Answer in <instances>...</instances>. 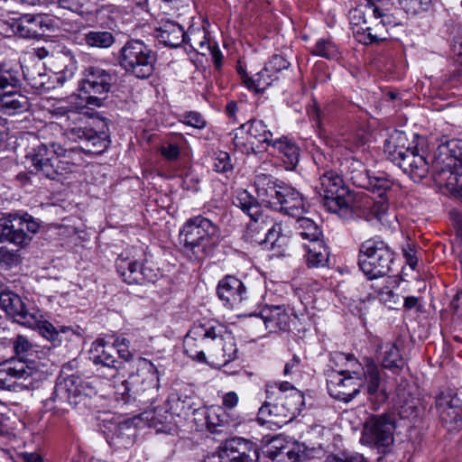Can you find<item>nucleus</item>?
Masks as SVG:
<instances>
[{
	"label": "nucleus",
	"mask_w": 462,
	"mask_h": 462,
	"mask_svg": "<svg viewBox=\"0 0 462 462\" xmlns=\"http://www.w3.org/2000/svg\"><path fill=\"white\" fill-rule=\"evenodd\" d=\"M159 42L171 48H177L186 42V34L181 25L172 21H166L156 30Z\"/></svg>",
	"instance_id": "34"
},
{
	"label": "nucleus",
	"mask_w": 462,
	"mask_h": 462,
	"mask_svg": "<svg viewBox=\"0 0 462 462\" xmlns=\"http://www.w3.org/2000/svg\"><path fill=\"white\" fill-rule=\"evenodd\" d=\"M68 152L60 143L51 142L37 145L27 158L37 174L50 180H60L73 171L74 164L65 160Z\"/></svg>",
	"instance_id": "8"
},
{
	"label": "nucleus",
	"mask_w": 462,
	"mask_h": 462,
	"mask_svg": "<svg viewBox=\"0 0 462 462\" xmlns=\"http://www.w3.org/2000/svg\"><path fill=\"white\" fill-rule=\"evenodd\" d=\"M273 75L268 72L264 68L258 72L254 78L248 75H243L244 85L255 93L263 92L268 86L271 85Z\"/></svg>",
	"instance_id": "46"
},
{
	"label": "nucleus",
	"mask_w": 462,
	"mask_h": 462,
	"mask_svg": "<svg viewBox=\"0 0 462 462\" xmlns=\"http://www.w3.org/2000/svg\"><path fill=\"white\" fill-rule=\"evenodd\" d=\"M117 61L127 73L139 79L149 78L154 69L152 51L139 40L127 41L119 51Z\"/></svg>",
	"instance_id": "14"
},
{
	"label": "nucleus",
	"mask_w": 462,
	"mask_h": 462,
	"mask_svg": "<svg viewBox=\"0 0 462 462\" xmlns=\"http://www.w3.org/2000/svg\"><path fill=\"white\" fill-rule=\"evenodd\" d=\"M0 308L14 322L31 328L42 318L38 310H29L19 294L7 289L0 292Z\"/></svg>",
	"instance_id": "19"
},
{
	"label": "nucleus",
	"mask_w": 462,
	"mask_h": 462,
	"mask_svg": "<svg viewBox=\"0 0 462 462\" xmlns=\"http://www.w3.org/2000/svg\"><path fill=\"white\" fill-rule=\"evenodd\" d=\"M309 267H324L328 264L329 253L323 240L303 245Z\"/></svg>",
	"instance_id": "37"
},
{
	"label": "nucleus",
	"mask_w": 462,
	"mask_h": 462,
	"mask_svg": "<svg viewBox=\"0 0 462 462\" xmlns=\"http://www.w3.org/2000/svg\"><path fill=\"white\" fill-rule=\"evenodd\" d=\"M261 445L265 455L273 460L274 455L283 450L289 442L282 435H265L261 439Z\"/></svg>",
	"instance_id": "48"
},
{
	"label": "nucleus",
	"mask_w": 462,
	"mask_h": 462,
	"mask_svg": "<svg viewBox=\"0 0 462 462\" xmlns=\"http://www.w3.org/2000/svg\"><path fill=\"white\" fill-rule=\"evenodd\" d=\"M131 431H133V428L127 423L119 424L112 437V440L115 441V444L126 448L133 443Z\"/></svg>",
	"instance_id": "55"
},
{
	"label": "nucleus",
	"mask_w": 462,
	"mask_h": 462,
	"mask_svg": "<svg viewBox=\"0 0 462 462\" xmlns=\"http://www.w3.org/2000/svg\"><path fill=\"white\" fill-rule=\"evenodd\" d=\"M42 376L36 365H31L26 360L11 358L0 363V389L14 390L35 387Z\"/></svg>",
	"instance_id": "15"
},
{
	"label": "nucleus",
	"mask_w": 462,
	"mask_h": 462,
	"mask_svg": "<svg viewBox=\"0 0 462 462\" xmlns=\"http://www.w3.org/2000/svg\"><path fill=\"white\" fill-rule=\"evenodd\" d=\"M393 261V251L379 238H370L360 245L358 265L369 280L386 276L392 271Z\"/></svg>",
	"instance_id": "11"
},
{
	"label": "nucleus",
	"mask_w": 462,
	"mask_h": 462,
	"mask_svg": "<svg viewBox=\"0 0 462 462\" xmlns=\"http://www.w3.org/2000/svg\"><path fill=\"white\" fill-rule=\"evenodd\" d=\"M301 457L300 448L295 444H291L283 448L279 454L274 455L275 462H299Z\"/></svg>",
	"instance_id": "54"
},
{
	"label": "nucleus",
	"mask_w": 462,
	"mask_h": 462,
	"mask_svg": "<svg viewBox=\"0 0 462 462\" xmlns=\"http://www.w3.org/2000/svg\"><path fill=\"white\" fill-rule=\"evenodd\" d=\"M139 273L142 275V282L144 281L154 282L159 276L158 269L152 267L147 263L140 264Z\"/></svg>",
	"instance_id": "62"
},
{
	"label": "nucleus",
	"mask_w": 462,
	"mask_h": 462,
	"mask_svg": "<svg viewBox=\"0 0 462 462\" xmlns=\"http://www.w3.org/2000/svg\"><path fill=\"white\" fill-rule=\"evenodd\" d=\"M346 174L355 186L363 189L364 186H367L369 184L370 173L360 159L356 156L346 158Z\"/></svg>",
	"instance_id": "39"
},
{
	"label": "nucleus",
	"mask_w": 462,
	"mask_h": 462,
	"mask_svg": "<svg viewBox=\"0 0 462 462\" xmlns=\"http://www.w3.org/2000/svg\"><path fill=\"white\" fill-rule=\"evenodd\" d=\"M180 122L197 129H203L206 126V120L200 113L196 111L183 113L180 116Z\"/></svg>",
	"instance_id": "56"
},
{
	"label": "nucleus",
	"mask_w": 462,
	"mask_h": 462,
	"mask_svg": "<svg viewBox=\"0 0 462 462\" xmlns=\"http://www.w3.org/2000/svg\"><path fill=\"white\" fill-rule=\"evenodd\" d=\"M13 30L23 38H38L52 29L51 20L45 14H23L14 19Z\"/></svg>",
	"instance_id": "26"
},
{
	"label": "nucleus",
	"mask_w": 462,
	"mask_h": 462,
	"mask_svg": "<svg viewBox=\"0 0 462 462\" xmlns=\"http://www.w3.org/2000/svg\"><path fill=\"white\" fill-rule=\"evenodd\" d=\"M124 393L131 392L133 399L151 405L156 401L159 391V375L156 366L143 358L135 373H132L123 385Z\"/></svg>",
	"instance_id": "12"
},
{
	"label": "nucleus",
	"mask_w": 462,
	"mask_h": 462,
	"mask_svg": "<svg viewBox=\"0 0 462 462\" xmlns=\"http://www.w3.org/2000/svg\"><path fill=\"white\" fill-rule=\"evenodd\" d=\"M167 403L171 413L179 417L188 416L189 411L196 410L195 402L191 397L180 395L177 393L169 396Z\"/></svg>",
	"instance_id": "43"
},
{
	"label": "nucleus",
	"mask_w": 462,
	"mask_h": 462,
	"mask_svg": "<svg viewBox=\"0 0 462 462\" xmlns=\"http://www.w3.org/2000/svg\"><path fill=\"white\" fill-rule=\"evenodd\" d=\"M23 79L28 82L32 88L40 93L47 92L54 88L50 76L36 67L27 69Z\"/></svg>",
	"instance_id": "41"
},
{
	"label": "nucleus",
	"mask_w": 462,
	"mask_h": 462,
	"mask_svg": "<svg viewBox=\"0 0 462 462\" xmlns=\"http://www.w3.org/2000/svg\"><path fill=\"white\" fill-rule=\"evenodd\" d=\"M369 184L363 189L370 190L375 198L373 199V204L370 207L371 214L380 222L389 209L387 193L393 187V180L383 171H378L374 175H369Z\"/></svg>",
	"instance_id": "21"
},
{
	"label": "nucleus",
	"mask_w": 462,
	"mask_h": 462,
	"mask_svg": "<svg viewBox=\"0 0 462 462\" xmlns=\"http://www.w3.org/2000/svg\"><path fill=\"white\" fill-rule=\"evenodd\" d=\"M325 462H368V460L363 454L357 452H341L328 456Z\"/></svg>",
	"instance_id": "57"
},
{
	"label": "nucleus",
	"mask_w": 462,
	"mask_h": 462,
	"mask_svg": "<svg viewBox=\"0 0 462 462\" xmlns=\"http://www.w3.org/2000/svg\"><path fill=\"white\" fill-rule=\"evenodd\" d=\"M312 52L315 55L326 58V59H335L338 55V50L337 45L328 39H320L319 40Z\"/></svg>",
	"instance_id": "52"
},
{
	"label": "nucleus",
	"mask_w": 462,
	"mask_h": 462,
	"mask_svg": "<svg viewBox=\"0 0 462 462\" xmlns=\"http://www.w3.org/2000/svg\"><path fill=\"white\" fill-rule=\"evenodd\" d=\"M233 203L251 218L247 228L254 242L270 245L271 248L281 246L279 242L282 234V225L264 217L260 204L251 194L245 189L239 190Z\"/></svg>",
	"instance_id": "4"
},
{
	"label": "nucleus",
	"mask_w": 462,
	"mask_h": 462,
	"mask_svg": "<svg viewBox=\"0 0 462 462\" xmlns=\"http://www.w3.org/2000/svg\"><path fill=\"white\" fill-rule=\"evenodd\" d=\"M380 300L383 301L390 309H396L402 302V298L399 294L394 293L392 290L386 288H380L377 291Z\"/></svg>",
	"instance_id": "59"
},
{
	"label": "nucleus",
	"mask_w": 462,
	"mask_h": 462,
	"mask_svg": "<svg viewBox=\"0 0 462 462\" xmlns=\"http://www.w3.org/2000/svg\"><path fill=\"white\" fill-rule=\"evenodd\" d=\"M213 169L218 173H227L233 171V164L228 152L224 151L215 152L212 157Z\"/></svg>",
	"instance_id": "53"
},
{
	"label": "nucleus",
	"mask_w": 462,
	"mask_h": 462,
	"mask_svg": "<svg viewBox=\"0 0 462 462\" xmlns=\"http://www.w3.org/2000/svg\"><path fill=\"white\" fill-rule=\"evenodd\" d=\"M89 358L96 365H101L116 372L122 363L116 356L115 346H109L104 338L96 339L90 346Z\"/></svg>",
	"instance_id": "30"
},
{
	"label": "nucleus",
	"mask_w": 462,
	"mask_h": 462,
	"mask_svg": "<svg viewBox=\"0 0 462 462\" xmlns=\"http://www.w3.org/2000/svg\"><path fill=\"white\" fill-rule=\"evenodd\" d=\"M276 209L293 218L303 215L305 205L301 194L294 188L286 184L284 189H282V195L279 199V205Z\"/></svg>",
	"instance_id": "32"
},
{
	"label": "nucleus",
	"mask_w": 462,
	"mask_h": 462,
	"mask_svg": "<svg viewBox=\"0 0 462 462\" xmlns=\"http://www.w3.org/2000/svg\"><path fill=\"white\" fill-rule=\"evenodd\" d=\"M291 390L297 389L289 382L267 383L265 385L266 399L273 401V397H276L278 395V393H274L275 391L290 393Z\"/></svg>",
	"instance_id": "61"
},
{
	"label": "nucleus",
	"mask_w": 462,
	"mask_h": 462,
	"mask_svg": "<svg viewBox=\"0 0 462 462\" xmlns=\"http://www.w3.org/2000/svg\"><path fill=\"white\" fill-rule=\"evenodd\" d=\"M249 317H255L270 332L286 330L288 328L289 315L282 306L263 308L259 314L251 312Z\"/></svg>",
	"instance_id": "31"
},
{
	"label": "nucleus",
	"mask_w": 462,
	"mask_h": 462,
	"mask_svg": "<svg viewBox=\"0 0 462 462\" xmlns=\"http://www.w3.org/2000/svg\"><path fill=\"white\" fill-rule=\"evenodd\" d=\"M396 416L393 413H382L370 416L365 422L363 439L377 449L382 455L392 452L394 445Z\"/></svg>",
	"instance_id": "13"
},
{
	"label": "nucleus",
	"mask_w": 462,
	"mask_h": 462,
	"mask_svg": "<svg viewBox=\"0 0 462 462\" xmlns=\"http://www.w3.org/2000/svg\"><path fill=\"white\" fill-rule=\"evenodd\" d=\"M296 234L303 240L311 244L322 240V232L319 226L310 218L301 216L295 217Z\"/></svg>",
	"instance_id": "40"
},
{
	"label": "nucleus",
	"mask_w": 462,
	"mask_h": 462,
	"mask_svg": "<svg viewBox=\"0 0 462 462\" xmlns=\"http://www.w3.org/2000/svg\"><path fill=\"white\" fill-rule=\"evenodd\" d=\"M439 419L448 431L462 428V402L457 396L441 393L436 399Z\"/></svg>",
	"instance_id": "25"
},
{
	"label": "nucleus",
	"mask_w": 462,
	"mask_h": 462,
	"mask_svg": "<svg viewBox=\"0 0 462 462\" xmlns=\"http://www.w3.org/2000/svg\"><path fill=\"white\" fill-rule=\"evenodd\" d=\"M293 420L292 415L279 396L273 397V401L266 399L263 405L259 408L257 414V421L263 424L274 425L281 428Z\"/></svg>",
	"instance_id": "27"
},
{
	"label": "nucleus",
	"mask_w": 462,
	"mask_h": 462,
	"mask_svg": "<svg viewBox=\"0 0 462 462\" xmlns=\"http://www.w3.org/2000/svg\"><path fill=\"white\" fill-rule=\"evenodd\" d=\"M233 134V143L236 149L245 153L254 152L251 139H255L268 146H271L275 139L265 123L258 119H252L241 125L240 127L234 131Z\"/></svg>",
	"instance_id": "18"
},
{
	"label": "nucleus",
	"mask_w": 462,
	"mask_h": 462,
	"mask_svg": "<svg viewBox=\"0 0 462 462\" xmlns=\"http://www.w3.org/2000/svg\"><path fill=\"white\" fill-rule=\"evenodd\" d=\"M86 116L77 110L70 109L66 115V118L62 120V124L67 128V134L70 138V130L76 126H83Z\"/></svg>",
	"instance_id": "60"
},
{
	"label": "nucleus",
	"mask_w": 462,
	"mask_h": 462,
	"mask_svg": "<svg viewBox=\"0 0 462 462\" xmlns=\"http://www.w3.org/2000/svg\"><path fill=\"white\" fill-rule=\"evenodd\" d=\"M432 175L440 186L462 189V140L452 139L439 147Z\"/></svg>",
	"instance_id": "7"
},
{
	"label": "nucleus",
	"mask_w": 462,
	"mask_h": 462,
	"mask_svg": "<svg viewBox=\"0 0 462 462\" xmlns=\"http://www.w3.org/2000/svg\"><path fill=\"white\" fill-rule=\"evenodd\" d=\"M84 41L89 47L106 49L115 42V37L108 31H90L84 35Z\"/></svg>",
	"instance_id": "47"
},
{
	"label": "nucleus",
	"mask_w": 462,
	"mask_h": 462,
	"mask_svg": "<svg viewBox=\"0 0 462 462\" xmlns=\"http://www.w3.org/2000/svg\"><path fill=\"white\" fill-rule=\"evenodd\" d=\"M57 5L79 15L90 14L94 10L93 0H57Z\"/></svg>",
	"instance_id": "49"
},
{
	"label": "nucleus",
	"mask_w": 462,
	"mask_h": 462,
	"mask_svg": "<svg viewBox=\"0 0 462 462\" xmlns=\"http://www.w3.org/2000/svg\"><path fill=\"white\" fill-rule=\"evenodd\" d=\"M219 299L230 309L244 310L251 306L243 282L233 275L221 279L217 287Z\"/></svg>",
	"instance_id": "23"
},
{
	"label": "nucleus",
	"mask_w": 462,
	"mask_h": 462,
	"mask_svg": "<svg viewBox=\"0 0 462 462\" xmlns=\"http://www.w3.org/2000/svg\"><path fill=\"white\" fill-rule=\"evenodd\" d=\"M184 352L193 360L221 367L237 358L233 334L214 320L193 324L183 340Z\"/></svg>",
	"instance_id": "1"
},
{
	"label": "nucleus",
	"mask_w": 462,
	"mask_h": 462,
	"mask_svg": "<svg viewBox=\"0 0 462 462\" xmlns=\"http://www.w3.org/2000/svg\"><path fill=\"white\" fill-rule=\"evenodd\" d=\"M96 394L95 388L79 376L70 375L59 380L51 394L44 401V407L54 413L65 412Z\"/></svg>",
	"instance_id": "9"
},
{
	"label": "nucleus",
	"mask_w": 462,
	"mask_h": 462,
	"mask_svg": "<svg viewBox=\"0 0 462 462\" xmlns=\"http://www.w3.org/2000/svg\"><path fill=\"white\" fill-rule=\"evenodd\" d=\"M391 0H376V6L370 7L373 12L369 24L362 26L356 32L357 41L363 44H371L393 38L391 32L402 25L400 5L391 6Z\"/></svg>",
	"instance_id": "5"
},
{
	"label": "nucleus",
	"mask_w": 462,
	"mask_h": 462,
	"mask_svg": "<svg viewBox=\"0 0 462 462\" xmlns=\"http://www.w3.org/2000/svg\"><path fill=\"white\" fill-rule=\"evenodd\" d=\"M380 371L378 365L370 358H366L363 374L356 371L343 370L332 372L327 380V388L329 395L344 402H351L365 387L370 396L377 395L380 392L381 399L384 401L386 395L380 391Z\"/></svg>",
	"instance_id": "2"
},
{
	"label": "nucleus",
	"mask_w": 462,
	"mask_h": 462,
	"mask_svg": "<svg viewBox=\"0 0 462 462\" xmlns=\"http://www.w3.org/2000/svg\"><path fill=\"white\" fill-rule=\"evenodd\" d=\"M29 98L19 91L0 92V112L8 116L22 114L30 108Z\"/></svg>",
	"instance_id": "33"
},
{
	"label": "nucleus",
	"mask_w": 462,
	"mask_h": 462,
	"mask_svg": "<svg viewBox=\"0 0 462 462\" xmlns=\"http://www.w3.org/2000/svg\"><path fill=\"white\" fill-rule=\"evenodd\" d=\"M220 228L209 218L198 215L188 218L179 232L184 253L194 260H203L217 247Z\"/></svg>",
	"instance_id": "3"
},
{
	"label": "nucleus",
	"mask_w": 462,
	"mask_h": 462,
	"mask_svg": "<svg viewBox=\"0 0 462 462\" xmlns=\"http://www.w3.org/2000/svg\"><path fill=\"white\" fill-rule=\"evenodd\" d=\"M115 82L116 74L112 69L92 65L84 69L79 87L82 92L88 94L89 105L101 106Z\"/></svg>",
	"instance_id": "16"
},
{
	"label": "nucleus",
	"mask_w": 462,
	"mask_h": 462,
	"mask_svg": "<svg viewBox=\"0 0 462 462\" xmlns=\"http://www.w3.org/2000/svg\"><path fill=\"white\" fill-rule=\"evenodd\" d=\"M406 143V134L403 132H396L385 141L384 152L387 158L398 165L404 173L414 181H420L430 171L429 162L424 155L419 152L416 145L411 146Z\"/></svg>",
	"instance_id": "6"
},
{
	"label": "nucleus",
	"mask_w": 462,
	"mask_h": 462,
	"mask_svg": "<svg viewBox=\"0 0 462 462\" xmlns=\"http://www.w3.org/2000/svg\"><path fill=\"white\" fill-rule=\"evenodd\" d=\"M320 202L328 211L337 214L341 218L352 217V196L344 185L342 177L332 170L323 169L316 186Z\"/></svg>",
	"instance_id": "10"
},
{
	"label": "nucleus",
	"mask_w": 462,
	"mask_h": 462,
	"mask_svg": "<svg viewBox=\"0 0 462 462\" xmlns=\"http://www.w3.org/2000/svg\"><path fill=\"white\" fill-rule=\"evenodd\" d=\"M70 139L85 142L88 152L100 154L105 152L110 143L109 131L104 121L97 122L96 126H76L70 130Z\"/></svg>",
	"instance_id": "20"
},
{
	"label": "nucleus",
	"mask_w": 462,
	"mask_h": 462,
	"mask_svg": "<svg viewBox=\"0 0 462 462\" xmlns=\"http://www.w3.org/2000/svg\"><path fill=\"white\" fill-rule=\"evenodd\" d=\"M39 229V224L27 214H9L0 218V243L9 242L23 247L32 240V235Z\"/></svg>",
	"instance_id": "17"
},
{
	"label": "nucleus",
	"mask_w": 462,
	"mask_h": 462,
	"mask_svg": "<svg viewBox=\"0 0 462 462\" xmlns=\"http://www.w3.org/2000/svg\"><path fill=\"white\" fill-rule=\"evenodd\" d=\"M162 155L168 161H175L180 156V147L176 143H169L160 148Z\"/></svg>",
	"instance_id": "63"
},
{
	"label": "nucleus",
	"mask_w": 462,
	"mask_h": 462,
	"mask_svg": "<svg viewBox=\"0 0 462 462\" xmlns=\"http://www.w3.org/2000/svg\"><path fill=\"white\" fill-rule=\"evenodd\" d=\"M376 6V2H370L365 5L358 6L349 13L350 21L355 25L367 26L369 24L370 16H372L373 12L370 11V7Z\"/></svg>",
	"instance_id": "51"
},
{
	"label": "nucleus",
	"mask_w": 462,
	"mask_h": 462,
	"mask_svg": "<svg viewBox=\"0 0 462 462\" xmlns=\"http://www.w3.org/2000/svg\"><path fill=\"white\" fill-rule=\"evenodd\" d=\"M271 147L278 152L279 158L287 171H294L297 168L302 150L294 139L282 135L275 138Z\"/></svg>",
	"instance_id": "29"
},
{
	"label": "nucleus",
	"mask_w": 462,
	"mask_h": 462,
	"mask_svg": "<svg viewBox=\"0 0 462 462\" xmlns=\"http://www.w3.org/2000/svg\"><path fill=\"white\" fill-rule=\"evenodd\" d=\"M274 393H278L279 401L284 403L293 419L300 413L305 402L304 395L300 390H291L290 393L275 391Z\"/></svg>",
	"instance_id": "44"
},
{
	"label": "nucleus",
	"mask_w": 462,
	"mask_h": 462,
	"mask_svg": "<svg viewBox=\"0 0 462 462\" xmlns=\"http://www.w3.org/2000/svg\"><path fill=\"white\" fill-rule=\"evenodd\" d=\"M346 149L350 150L352 152H356L359 150L364 151L365 145V139L364 136H355L352 139L346 140Z\"/></svg>",
	"instance_id": "64"
},
{
	"label": "nucleus",
	"mask_w": 462,
	"mask_h": 462,
	"mask_svg": "<svg viewBox=\"0 0 462 462\" xmlns=\"http://www.w3.org/2000/svg\"><path fill=\"white\" fill-rule=\"evenodd\" d=\"M285 185L284 182L271 175L258 174L254 179V188L258 199L273 208H278L279 199L282 195Z\"/></svg>",
	"instance_id": "28"
},
{
	"label": "nucleus",
	"mask_w": 462,
	"mask_h": 462,
	"mask_svg": "<svg viewBox=\"0 0 462 462\" xmlns=\"http://www.w3.org/2000/svg\"><path fill=\"white\" fill-rule=\"evenodd\" d=\"M217 457L221 462H257L259 452L252 441L233 438L218 448Z\"/></svg>",
	"instance_id": "22"
},
{
	"label": "nucleus",
	"mask_w": 462,
	"mask_h": 462,
	"mask_svg": "<svg viewBox=\"0 0 462 462\" xmlns=\"http://www.w3.org/2000/svg\"><path fill=\"white\" fill-rule=\"evenodd\" d=\"M51 59L59 65L57 69L69 77H72L78 69L77 59L67 47H61L56 53H52Z\"/></svg>",
	"instance_id": "42"
},
{
	"label": "nucleus",
	"mask_w": 462,
	"mask_h": 462,
	"mask_svg": "<svg viewBox=\"0 0 462 462\" xmlns=\"http://www.w3.org/2000/svg\"><path fill=\"white\" fill-rule=\"evenodd\" d=\"M23 76L24 70L19 62H0V89L20 86Z\"/></svg>",
	"instance_id": "35"
},
{
	"label": "nucleus",
	"mask_w": 462,
	"mask_h": 462,
	"mask_svg": "<svg viewBox=\"0 0 462 462\" xmlns=\"http://www.w3.org/2000/svg\"><path fill=\"white\" fill-rule=\"evenodd\" d=\"M290 67V62L282 55L274 54L265 64L264 69L274 75Z\"/></svg>",
	"instance_id": "58"
},
{
	"label": "nucleus",
	"mask_w": 462,
	"mask_h": 462,
	"mask_svg": "<svg viewBox=\"0 0 462 462\" xmlns=\"http://www.w3.org/2000/svg\"><path fill=\"white\" fill-rule=\"evenodd\" d=\"M381 365L383 368L398 374L405 365V361L395 344L386 343L382 346L380 354Z\"/></svg>",
	"instance_id": "36"
},
{
	"label": "nucleus",
	"mask_w": 462,
	"mask_h": 462,
	"mask_svg": "<svg viewBox=\"0 0 462 462\" xmlns=\"http://www.w3.org/2000/svg\"><path fill=\"white\" fill-rule=\"evenodd\" d=\"M391 6L400 5L404 13L417 15L430 8L431 0H391Z\"/></svg>",
	"instance_id": "50"
},
{
	"label": "nucleus",
	"mask_w": 462,
	"mask_h": 462,
	"mask_svg": "<svg viewBox=\"0 0 462 462\" xmlns=\"http://www.w3.org/2000/svg\"><path fill=\"white\" fill-rule=\"evenodd\" d=\"M11 344L17 359L26 360L29 365H32L29 356L35 352V346L32 341L23 335H17L11 339Z\"/></svg>",
	"instance_id": "45"
},
{
	"label": "nucleus",
	"mask_w": 462,
	"mask_h": 462,
	"mask_svg": "<svg viewBox=\"0 0 462 462\" xmlns=\"http://www.w3.org/2000/svg\"><path fill=\"white\" fill-rule=\"evenodd\" d=\"M35 328H37L39 333L55 347L62 344L67 345L70 342L79 341L82 339L84 334V329L78 325L59 326L56 328L51 322L42 320V318Z\"/></svg>",
	"instance_id": "24"
},
{
	"label": "nucleus",
	"mask_w": 462,
	"mask_h": 462,
	"mask_svg": "<svg viewBox=\"0 0 462 462\" xmlns=\"http://www.w3.org/2000/svg\"><path fill=\"white\" fill-rule=\"evenodd\" d=\"M116 267L125 282L129 284L142 283V275L139 273L140 263L138 262L121 255L116 262Z\"/></svg>",
	"instance_id": "38"
}]
</instances>
